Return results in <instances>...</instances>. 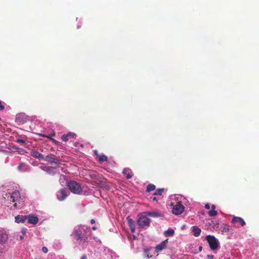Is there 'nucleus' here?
Masks as SVG:
<instances>
[{
  "label": "nucleus",
  "mask_w": 259,
  "mask_h": 259,
  "mask_svg": "<svg viewBox=\"0 0 259 259\" xmlns=\"http://www.w3.org/2000/svg\"><path fill=\"white\" fill-rule=\"evenodd\" d=\"M27 219L26 216L17 215L15 218V222L17 223H23L25 222Z\"/></svg>",
  "instance_id": "13"
},
{
  "label": "nucleus",
  "mask_w": 259,
  "mask_h": 259,
  "mask_svg": "<svg viewBox=\"0 0 259 259\" xmlns=\"http://www.w3.org/2000/svg\"><path fill=\"white\" fill-rule=\"evenodd\" d=\"M91 232H88L81 226L76 227L71 234V236L78 242L79 244H83L88 242L90 239Z\"/></svg>",
  "instance_id": "1"
},
{
  "label": "nucleus",
  "mask_w": 259,
  "mask_h": 259,
  "mask_svg": "<svg viewBox=\"0 0 259 259\" xmlns=\"http://www.w3.org/2000/svg\"><path fill=\"white\" fill-rule=\"evenodd\" d=\"M207 257H208L209 259H212V257H213V255H207Z\"/></svg>",
  "instance_id": "38"
},
{
  "label": "nucleus",
  "mask_w": 259,
  "mask_h": 259,
  "mask_svg": "<svg viewBox=\"0 0 259 259\" xmlns=\"http://www.w3.org/2000/svg\"><path fill=\"white\" fill-rule=\"evenodd\" d=\"M210 226H212L213 228L215 227L218 228L219 227V223L217 222H214L213 221H211V222L209 223Z\"/></svg>",
  "instance_id": "26"
},
{
  "label": "nucleus",
  "mask_w": 259,
  "mask_h": 259,
  "mask_svg": "<svg viewBox=\"0 0 259 259\" xmlns=\"http://www.w3.org/2000/svg\"><path fill=\"white\" fill-rule=\"evenodd\" d=\"M208 214L210 217H214L218 214V212L215 210H210L208 211Z\"/></svg>",
  "instance_id": "24"
},
{
  "label": "nucleus",
  "mask_w": 259,
  "mask_h": 259,
  "mask_svg": "<svg viewBox=\"0 0 259 259\" xmlns=\"http://www.w3.org/2000/svg\"><path fill=\"white\" fill-rule=\"evenodd\" d=\"M204 207L206 209H209L210 208V206H209V204L207 203V204H205Z\"/></svg>",
  "instance_id": "34"
},
{
  "label": "nucleus",
  "mask_w": 259,
  "mask_h": 259,
  "mask_svg": "<svg viewBox=\"0 0 259 259\" xmlns=\"http://www.w3.org/2000/svg\"><path fill=\"white\" fill-rule=\"evenodd\" d=\"M42 251L44 252V253H47L48 251V249L47 247L46 246H44L42 247Z\"/></svg>",
  "instance_id": "31"
},
{
  "label": "nucleus",
  "mask_w": 259,
  "mask_h": 259,
  "mask_svg": "<svg viewBox=\"0 0 259 259\" xmlns=\"http://www.w3.org/2000/svg\"><path fill=\"white\" fill-rule=\"evenodd\" d=\"M17 203H15L14 204V207L15 208H17Z\"/></svg>",
  "instance_id": "43"
},
{
  "label": "nucleus",
  "mask_w": 259,
  "mask_h": 259,
  "mask_svg": "<svg viewBox=\"0 0 259 259\" xmlns=\"http://www.w3.org/2000/svg\"><path fill=\"white\" fill-rule=\"evenodd\" d=\"M231 222L232 224H234L238 223L241 225V226H244L246 224L244 220L242 218L238 217H234L232 219Z\"/></svg>",
  "instance_id": "9"
},
{
  "label": "nucleus",
  "mask_w": 259,
  "mask_h": 259,
  "mask_svg": "<svg viewBox=\"0 0 259 259\" xmlns=\"http://www.w3.org/2000/svg\"><path fill=\"white\" fill-rule=\"evenodd\" d=\"M61 139L64 141V142H66L68 141V137L66 135H63L61 136Z\"/></svg>",
  "instance_id": "28"
},
{
  "label": "nucleus",
  "mask_w": 259,
  "mask_h": 259,
  "mask_svg": "<svg viewBox=\"0 0 259 259\" xmlns=\"http://www.w3.org/2000/svg\"><path fill=\"white\" fill-rule=\"evenodd\" d=\"M202 246H200L199 247V250L200 251H201L202 250Z\"/></svg>",
  "instance_id": "42"
},
{
  "label": "nucleus",
  "mask_w": 259,
  "mask_h": 259,
  "mask_svg": "<svg viewBox=\"0 0 259 259\" xmlns=\"http://www.w3.org/2000/svg\"><path fill=\"white\" fill-rule=\"evenodd\" d=\"M164 189L163 188H159L157 190H156V191L154 193L155 195H159L161 196L162 194V193L164 192Z\"/></svg>",
  "instance_id": "22"
},
{
  "label": "nucleus",
  "mask_w": 259,
  "mask_h": 259,
  "mask_svg": "<svg viewBox=\"0 0 259 259\" xmlns=\"http://www.w3.org/2000/svg\"><path fill=\"white\" fill-rule=\"evenodd\" d=\"M31 155L39 159H45L44 155L36 150L32 151L31 152Z\"/></svg>",
  "instance_id": "12"
},
{
  "label": "nucleus",
  "mask_w": 259,
  "mask_h": 259,
  "mask_svg": "<svg viewBox=\"0 0 259 259\" xmlns=\"http://www.w3.org/2000/svg\"><path fill=\"white\" fill-rule=\"evenodd\" d=\"M8 235L6 234H2L0 235V242L1 243H5L8 240Z\"/></svg>",
  "instance_id": "19"
},
{
  "label": "nucleus",
  "mask_w": 259,
  "mask_h": 259,
  "mask_svg": "<svg viewBox=\"0 0 259 259\" xmlns=\"http://www.w3.org/2000/svg\"><path fill=\"white\" fill-rule=\"evenodd\" d=\"M185 207L181 203L178 202L177 204L174 206L172 212L174 214L179 215L181 214L184 210Z\"/></svg>",
  "instance_id": "6"
},
{
  "label": "nucleus",
  "mask_w": 259,
  "mask_h": 259,
  "mask_svg": "<svg viewBox=\"0 0 259 259\" xmlns=\"http://www.w3.org/2000/svg\"><path fill=\"white\" fill-rule=\"evenodd\" d=\"M175 231L171 228H169L165 232L166 236H172L174 234Z\"/></svg>",
  "instance_id": "21"
},
{
  "label": "nucleus",
  "mask_w": 259,
  "mask_h": 259,
  "mask_svg": "<svg viewBox=\"0 0 259 259\" xmlns=\"http://www.w3.org/2000/svg\"><path fill=\"white\" fill-rule=\"evenodd\" d=\"M16 142L17 143H22V144H25L26 143V141L24 140L20 139H17L16 140Z\"/></svg>",
  "instance_id": "29"
},
{
  "label": "nucleus",
  "mask_w": 259,
  "mask_h": 259,
  "mask_svg": "<svg viewBox=\"0 0 259 259\" xmlns=\"http://www.w3.org/2000/svg\"><path fill=\"white\" fill-rule=\"evenodd\" d=\"M206 240L209 244V247L211 250L217 249L220 245L218 240L212 235H207L205 237Z\"/></svg>",
  "instance_id": "2"
},
{
  "label": "nucleus",
  "mask_w": 259,
  "mask_h": 259,
  "mask_svg": "<svg viewBox=\"0 0 259 259\" xmlns=\"http://www.w3.org/2000/svg\"><path fill=\"white\" fill-rule=\"evenodd\" d=\"M148 215L151 216L153 217H157L160 216V214L157 211H147L145 212Z\"/></svg>",
  "instance_id": "18"
},
{
  "label": "nucleus",
  "mask_w": 259,
  "mask_h": 259,
  "mask_svg": "<svg viewBox=\"0 0 259 259\" xmlns=\"http://www.w3.org/2000/svg\"><path fill=\"white\" fill-rule=\"evenodd\" d=\"M46 171L48 174H50V175H54L55 174V172L53 170V167H48L47 168V170H46Z\"/></svg>",
  "instance_id": "25"
},
{
  "label": "nucleus",
  "mask_w": 259,
  "mask_h": 259,
  "mask_svg": "<svg viewBox=\"0 0 259 259\" xmlns=\"http://www.w3.org/2000/svg\"><path fill=\"white\" fill-rule=\"evenodd\" d=\"M166 241H167V240H166L162 242L160 244L156 246L155 249L157 252L161 251L165 247V242Z\"/></svg>",
  "instance_id": "17"
},
{
  "label": "nucleus",
  "mask_w": 259,
  "mask_h": 259,
  "mask_svg": "<svg viewBox=\"0 0 259 259\" xmlns=\"http://www.w3.org/2000/svg\"><path fill=\"white\" fill-rule=\"evenodd\" d=\"M94 153L98 158V160L100 162L107 161L108 160V157L105 155H100L98 153L97 150H94Z\"/></svg>",
  "instance_id": "10"
},
{
  "label": "nucleus",
  "mask_w": 259,
  "mask_h": 259,
  "mask_svg": "<svg viewBox=\"0 0 259 259\" xmlns=\"http://www.w3.org/2000/svg\"><path fill=\"white\" fill-rule=\"evenodd\" d=\"M92 229L93 230H96L97 229V227L95 226H94V227H92Z\"/></svg>",
  "instance_id": "41"
},
{
  "label": "nucleus",
  "mask_w": 259,
  "mask_h": 259,
  "mask_svg": "<svg viewBox=\"0 0 259 259\" xmlns=\"http://www.w3.org/2000/svg\"><path fill=\"white\" fill-rule=\"evenodd\" d=\"M66 135L68 138H74L76 136V135L75 133H71V132L68 133L66 134Z\"/></svg>",
  "instance_id": "27"
},
{
  "label": "nucleus",
  "mask_w": 259,
  "mask_h": 259,
  "mask_svg": "<svg viewBox=\"0 0 259 259\" xmlns=\"http://www.w3.org/2000/svg\"><path fill=\"white\" fill-rule=\"evenodd\" d=\"M45 160L51 163H54L57 166L60 163L59 158L52 154L46 156Z\"/></svg>",
  "instance_id": "5"
},
{
  "label": "nucleus",
  "mask_w": 259,
  "mask_h": 259,
  "mask_svg": "<svg viewBox=\"0 0 259 259\" xmlns=\"http://www.w3.org/2000/svg\"><path fill=\"white\" fill-rule=\"evenodd\" d=\"M24 166V164L23 163H20L18 166V169L21 170L22 167Z\"/></svg>",
  "instance_id": "33"
},
{
  "label": "nucleus",
  "mask_w": 259,
  "mask_h": 259,
  "mask_svg": "<svg viewBox=\"0 0 259 259\" xmlns=\"http://www.w3.org/2000/svg\"><path fill=\"white\" fill-rule=\"evenodd\" d=\"M27 219H28V222L29 224H32L33 225L36 224L38 222V219L37 217L34 216L33 215H29L27 217Z\"/></svg>",
  "instance_id": "11"
},
{
  "label": "nucleus",
  "mask_w": 259,
  "mask_h": 259,
  "mask_svg": "<svg viewBox=\"0 0 259 259\" xmlns=\"http://www.w3.org/2000/svg\"><path fill=\"white\" fill-rule=\"evenodd\" d=\"M215 206L214 205H211V210H215Z\"/></svg>",
  "instance_id": "36"
},
{
  "label": "nucleus",
  "mask_w": 259,
  "mask_h": 259,
  "mask_svg": "<svg viewBox=\"0 0 259 259\" xmlns=\"http://www.w3.org/2000/svg\"><path fill=\"white\" fill-rule=\"evenodd\" d=\"M192 231L194 233V235L195 237H198L200 235L201 230L198 227L195 226L192 227Z\"/></svg>",
  "instance_id": "15"
},
{
  "label": "nucleus",
  "mask_w": 259,
  "mask_h": 259,
  "mask_svg": "<svg viewBox=\"0 0 259 259\" xmlns=\"http://www.w3.org/2000/svg\"><path fill=\"white\" fill-rule=\"evenodd\" d=\"M51 140H52V141L53 142V143H54L55 144H58V141H57V140H56L55 139H51Z\"/></svg>",
  "instance_id": "35"
},
{
  "label": "nucleus",
  "mask_w": 259,
  "mask_h": 259,
  "mask_svg": "<svg viewBox=\"0 0 259 259\" xmlns=\"http://www.w3.org/2000/svg\"><path fill=\"white\" fill-rule=\"evenodd\" d=\"M57 198L60 201L64 200L67 197L66 189H62L59 191H58L57 193Z\"/></svg>",
  "instance_id": "8"
},
{
  "label": "nucleus",
  "mask_w": 259,
  "mask_h": 259,
  "mask_svg": "<svg viewBox=\"0 0 259 259\" xmlns=\"http://www.w3.org/2000/svg\"><path fill=\"white\" fill-rule=\"evenodd\" d=\"M155 189V186L153 184H149L147 186L146 191L148 192L154 191Z\"/></svg>",
  "instance_id": "20"
},
{
  "label": "nucleus",
  "mask_w": 259,
  "mask_h": 259,
  "mask_svg": "<svg viewBox=\"0 0 259 259\" xmlns=\"http://www.w3.org/2000/svg\"><path fill=\"white\" fill-rule=\"evenodd\" d=\"M150 223V219L146 216L140 217L137 221V224L143 228L149 227Z\"/></svg>",
  "instance_id": "4"
},
{
  "label": "nucleus",
  "mask_w": 259,
  "mask_h": 259,
  "mask_svg": "<svg viewBox=\"0 0 259 259\" xmlns=\"http://www.w3.org/2000/svg\"><path fill=\"white\" fill-rule=\"evenodd\" d=\"M68 187L70 191L73 193L79 194L82 192L81 186L75 181H69L68 183Z\"/></svg>",
  "instance_id": "3"
},
{
  "label": "nucleus",
  "mask_w": 259,
  "mask_h": 259,
  "mask_svg": "<svg viewBox=\"0 0 259 259\" xmlns=\"http://www.w3.org/2000/svg\"><path fill=\"white\" fill-rule=\"evenodd\" d=\"M152 200H153V201H158V200H157V198H156V197H152Z\"/></svg>",
  "instance_id": "40"
},
{
  "label": "nucleus",
  "mask_w": 259,
  "mask_h": 259,
  "mask_svg": "<svg viewBox=\"0 0 259 259\" xmlns=\"http://www.w3.org/2000/svg\"><path fill=\"white\" fill-rule=\"evenodd\" d=\"M1 119V118H0V120Z\"/></svg>",
  "instance_id": "44"
},
{
  "label": "nucleus",
  "mask_w": 259,
  "mask_h": 259,
  "mask_svg": "<svg viewBox=\"0 0 259 259\" xmlns=\"http://www.w3.org/2000/svg\"><path fill=\"white\" fill-rule=\"evenodd\" d=\"M95 223V220H94V219H92V220H91V223L92 224H94Z\"/></svg>",
  "instance_id": "39"
},
{
  "label": "nucleus",
  "mask_w": 259,
  "mask_h": 259,
  "mask_svg": "<svg viewBox=\"0 0 259 259\" xmlns=\"http://www.w3.org/2000/svg\"><path fill=\"white\" fill-rule=\"evenodd\" d=\"M122 173L126 176L127 179H130L133 177V174L129 168H124Z\"/></svg>",
  "instance_id": "14"
},
{
  "label": "nucleus",
  "mask_w": 259,
  "mask_h": 259,
  "mask_svg": "<svg viewBox=\"0 0 259 259\" xmlns=\"http://www.w3.org/2000/svg\"><path fill=\"white\" fill-rule=\"evenodd\" d=\"M128 224L131 229V231L132 233H134L135 231V222L134 221L129 218H127Z\"/></svg>",
  "instance_id": "16"
},
{
  "label": "nucleus",
  "mask_w": 259,
  "mask_h": 259,
  "mask_svg": "<svg viewBox=\"0 0 259 259\" xmlns=\"http://www.w3.org/2000/svg\"><path fill=\"white\" fill-rule=\"evenodd\" d=\"M80 259H87V256L85 255H83L82 256H81Z\"/></svg>",
  "instance_id": "37"
},
{
  "label": "nucleus",
  "mask_w": 259,
  "mask_h": 259,
  "mask_svg": "<svg viewBox=\"0 0 259 259\" xmlns=\"http://www.w3.org/2000/svg\"><path fill=\"white\" fill-rule=\"evenodd\" d=\"M144 255L148 258L152 257V255H150L149 250L148 249H144Z\"/></svg>",
  "instance_id": "23"
},
{
  "label": "nucleus",
  "mask_w": 259,
  "mask_h": 259,
  "mask_svg": "<svg viewBox=\"0 0 259 259\" xmlns=\"http://www.w3.org/2000/svg\"><path fill=\"white\" fill-rule=\"evenodd\" d=\"M54 136H55V134L54 133L52 134H51V135H49V136H46V135H41V136L43 137H47V138H48L49 139H52L51 138V137Z\"/></svg>",
  "instance_id": "30"
},
{
  "label": "nucleus",
  "mask_w": 259,
  "mask_h": 259,
  "mask_svg": "<svg viewBox=\"0 0 259 259\" xmlns=\"http://www.w3.org/2000/svg\"><path fill=\"white\" fill-rule=\"evenodd\" d=\"M11 198L13 202L19 201L21 199L20 192L18 190L14 191L11 195Z\"/></svg>",
  "instance_id": "7"
},
{
  "label": "nucleus",
  "mask_w": 259,
  "mask_h": 259,
  "mask_svg": "<svg viewBox=\"0 0 259 259\" xmlns=\"http://www.w3.org/2000/svg\"><path fill=\"white\" fill-rule=\"evenodd\" d=\"M5 109V106L2 104V102L0 101V111H3Z\"/></svg>",
  "instance_id": "32"
}]
</instances>
